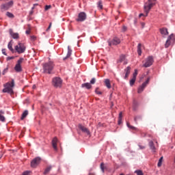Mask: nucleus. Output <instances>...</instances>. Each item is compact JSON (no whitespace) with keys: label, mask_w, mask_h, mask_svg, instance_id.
I'll return each mask as SVG.
<instances>
[{"label":"nucleus","mask_w":175,"mask_h":175,"mask_svg":"<svg viewBox=\"0 0 175 175\" xmlns=\"http://www.w3.org/2000/svg\"><path fill=\"white\" fill-rule=\"evenodd\" d=\"M156 1L157 0H148L146 1L144 5V10L146 14L144 15V14H140L139 17H147V16H148V13H150V10H151L152 7L155 6Z\"/></svg>","instance_id":"nucleus-1"},{"label":"nucleus","mask_w":175,"mask_h":175,"mask_svg":"<svg viewBox=\"0 0 175 175\" xmlns=\"http://www.w3.org/2000/svg\"><path fill=\"white\" fill-rule=\"evenodd\" d=\"M13 87H14V79H12V82H8L4 85L3 92H7L8 94H10V95H12L14 93Z\"/></svg>","instance_id":"nucleus-2"},{"label":"nucleus","mask_w":175,"mask_h":175,"mask_svg":"<svg viewBox=\"0 0 175 175\" xmlns=\"http://www.w3.org/2000/svg\"><path fill=\"white\" fill-rule=\"evenodd\" d=\"M42 68L44 70V73H48V75H51V72H53V69H54V63L53 62L44 63L42 65Z\"/></svg>","instance_id":"nucleus-3"},{"label":"nucleus","mask_w":175,"mask_h":175,"mask_svg":"<svg viewBox=\"0 0 175 175\" xmlns=\"http://www.w3.org/2000/svg\"><path fill=\"white\" fill-rule=\"evenodd\" d=\"M52 85L55 88H61L62 87V80L59 77H55L52 79Z\"/></svg>","instance_id":"nucleus-4"},{"label":"nucleus","mask_w":175,"mask_h":175,"mask_svg":"<svg viewBox=\"0 0 175 175\" xmlns=\"http://www.w3.org/2000/svg\"><path fill=\"white\" fill-rule=\"evenodd\" d=\"M14 5V2L12 0L8 3H3L0 6V9L1 12H6V10H9L10 8H12Z\"/></svg>","instance_id":"nucleus-5"},{"label":"nucleus","mask_w":175,"mask_h":175,"mask_svg":"<svg viewBox=\"0 0 175 175\" xmlns=\"http://www.w3.org/2000/svg\"><path fill=\"white\" fill-rule=\"evenodd\" d=\"M27 47L23 43L19 42L16 46H15V51L18 53V54H23L25 53Z\"/></svg>","instance_id":"nucleus-6"},{"label":"nucleus","mask_w":175,"mask_h":175,"mask_svg":"<svg viewBox=\"0 0 175 175\" xmlns=\"http://www.w3.org/2000/svg\"><path fill=\"white\" fill-rule=\"evenodd\" d=\"M152 64H154V58L152 56H149L146 59L143 66L144 68H150Z\"/></svg>","instance_id":"nucleus-7"},{"label":"nucleus","mask_w":175,"mask_h":175,"mask_svg":"<svg viewBox=\"0 0 175 175\" xmlns=\"http://www.w3.org/2000/svg\"><path fill=\"white\" fill-rule=\"evenodd\" d=\"M148 83H150V78H148L147 80L138 88V94H142V92L144 91V89L147 87V84H148Z\"/></svg>","instance_id":"nucleus-8"},{"label":"nucleus","mask_w":175,"mask_h":175,"mask_svg":"<svg viewBox=\"0 0 175 175\" xmlns=\"http://www.w3.org/2000/svg\"><path fill=\"white\" fill-rule=\"evenodd\" d=\"M23 61H24V58H23V57L20 58L18 60L17 64H16V66L14 67V70H16V72H21V70H22L21 64L23 63Z\"/></svg>","instance_id":"nucleus-9"},{"label":"nucleus","mask_w":175,"mask_h":175,"mask_svg":"<svg viewBox=\"0 0 175 175\" xmlns=\"http://www.w3.org/2000/svg\"><path fill=\"white\" fill-rule=\"evenodd\" d=\"M109 46H117V44H120L121 43V40L115 37L112 40L108 41Z\"/></svg>","instance_id":"nucleus-10"},{"label":"nucleus","mask_w":175,"mask_h":175,"mask_svg":"<svg viewBox=\"0 0 175 175\" xmlns=\"http://www.w3.org/2000/svg\"><path fill=\"white\" fill-rule=\"evenodd\" d=\"M87 18V14L85 12H80L78 15V18H77V21L83 22L85 21V19Z\"/></svg>","instance_id":"nucleus-11"},{"label":"nucleus","mask_w":175,"mask_h":175,"mask_svg":"<svg viewBox=\"0 0 175 175\" xmlns=\"http://www.w3.org/2000/svg\"><path fill=\"white\" fill-rule=\"evenodd\" d=\"M40 157H36L34 159L32 160L31 162V167H36L39 163H40Z\"/></svg>","instance_id":"nucleus-12"},{"label":"nucleus","mask_w":175,"mask_h":175,"mask_svg":"<svg viewBox=\"0 0 175 175\" xmlns=\"http://www.w3.org/2000/svg\"><path fill=\"white\" fill-rule=\"evenodd\" d=\"M57 143H58V139L55 137L52 140V146L55 151H57V150H58V148L57 147Z\"/></svg>","instance_id":"nucleus-13"},{"label":"nucleus","mask_w":175,"mask_h":175,"mask_svg":"<svg viewBox=\"0 0 175 175\" xmlns=\"http://www.w3.org/2000/svg\"><path fill=\"white\" fill-rule=\"evenodd\" d=\"M79 129H81V131H82V132H84V133H87L88 135H90V130H88V129L84 127L81 124L79 125Z\"/></svg>","instance_id":"nucleus-14"},{"label":"nucleus","mask_w":175,"mask_h":175,"mask_svg":"<svg viewBox=\"0 0 175 175\" xmlns=\"http://www.w3.org/2000/svg\"><path fill=\"white\" fill-rule=\"evenodd\" d=\"M149 147H150L152 152H156L157 148H155V146H154V142H152V141L149 142Z\"/></svg>","instance_id":"nucleus-15"},{"label":"nucleus","mask_w":175,"mask_h":175,"mask_svg":"<svg viewBox=\"0 0 175 175\" xmlns=\"http://www.w3.org/2000/svg\"><path fill=\"white\" fill-rule=\"evenodd\" d=\"M174 37L173 34H171L170 36H168L166 42L165 44V49H167V47H169V46H170V40Z\"/></svg>","instance_id":"nucleus-16"},{"label":"nucleus","mask_w":175,"mask_h":175,"mask_svg":"<svg viewBox=\"0 0 175 175\" xmlns=\"http://www.w3.org/2000/svg\"><path fill=\"white\" fill-rule=\"evenodd\" d=\"M159 31L160 33H161L163 36H166L167 35H169V31H167V29L166 28H161L159 29Z\"/></svg>","instance_id":"nucleus-17"},{"label":"nucleus","mask_w":175,"mask_h":175,"mask_svg":"<svg viewBox=\"0 0 175 175\" xmlns=\"http://www.w3.org/2000/svg\"><path fill=\"white\" fill-rule=\"evenodd\" d=\"M82 88H85L86 90H91L92 88V85L90 83H85L81 85Z\"/></svg>","instance_id":"nucleus-18"},{"label":"nucleus","mask_w":175,"mask_h":175,"mask_svg":"<svg viewBox=\"0 0 175 175\" xmlns=\"http://www.w3.org/2000/svg\"><path fill=\"white\" fill-rule=\"evenodd\" d=\"M10 35L12 36V38H13V39H18V33L13 32V30H12V29H10Z\"/></svg>","instance_id":"nucleus-19"},{"label":"nucleus","mask_w":175,"mask_h":175,"mask_svg":"<svg viewBox=\"0 0 175 175\" xmlns=\"http://www.w3.org/2000/svg\"><path fill=\"white\" fill-rule=\"evenodd\" d=\"M105 84L107 88H108V89L111 88V84H110V79H105Z\"/></svg>","instance_id":"nucleus-20"},{"label":"nucleus","mask_w":175,"mask_h":175,"mask_svg":"<svg viewBox=\"0 0 175 175\" xmlns=\"http://www.w3.org/2000/svg\"><path fill=\"white\" fill-rule=\"evenodd\" d=\"M3 114H5V112L3 111H0V121L1 122H5V116H3Z\"/></svg>","instance_id":"nucleus-21"},{"label":"nucleus","mask_w":175,"mask_h":175,"mask_svg":"<svg viewBox=\"0 0 175 175\" xmlns=\"http://www.w3.org/2000/svg\"><path fill=\"white\" fill-rule=\"evenodd\" d=\"M122 123V112H120L118 124V125H121Z\"/></svg>","instance_id":"nucleus-22"},{"label":"nucleus","mask_w":175,"mask_h":175,"mask_svg":"<svg viewBox=\"0 0 175 175\" xmlns=\"http://www.w3.org/2000/svg\"><path fill=\"white\" fill-rule=\"evenodd\" d=\"M137 53L138 55H142V44H138L137 45Z\"/></svg>","instance_id":"nucleus-23"},{"label":"nucleus","mask_w":175,"mask_h":175,"mask_svg":"<svg viewBox=\"0 0 175 175\" xmlns=\"http://www.w3.org/2000/svg\"><path fill=\"white\" fill-rule=\"evenodd\" d=\"M70 55H72V49H70V46H68V53L66 57V58H69V57H70Z\"/></svg>","instance_id":"nucleus-24"},{"label":"nucleus","mask_w":175,"mask_h":175,"mask_svg":"<svg viewBox=\"0 0 175 175\" xmlns=\"http://www.w3.org/2000/svg\"><path fill=\"white\" fill-rule=\"evenodd\" d=\"M27 116H28V110H25V111L22 113L21 120H24V118H25V117H27Z\"/></svg>","instance_id":"nucleus-25"},{"label":"nucleus","mask_w":175,"mask_h":175,"mask_svg":"<svg viewBox=\"0 0 175 175\" xmlns=\"http://www.w3.org/2000/svg\"><path fill=\"white\" fill-rule=\"evenodd\" d=\"M8 49L12 51V53H14V49H13V46H12V42H10L8 44Z\"/></svg>","instance_id":"nucleus-26"},{"label":"nucleus","mask_w":175,"mask_h":175,"mask_svg":"<svg viewBox=\"0 0 175 175\" xmlns=\"http://www.w3.org/2000/svg\"><path fill=\"white\" fill-rule=\"evenodd\" d=\"M6 16H7V17H9V18H14V16L13 15V14L12 12H7Z\"/></svg>","instance_id":"nucleus-27"},{"label":"nucleus","mask_w":175,"mask_h":175,"mask_svg":"<svg viewBox=\"0 0 175 175\" xmlns=\"http://www.w3.org/2000/svg\"><path fill=\"white\" fill-rule=\"evenodd\" d=\"M163 161V157H161L159 160V162H158V164H157V166L158 167H161V166H162V162Z\"/></svg>","instance_id":"nucleus-28"},{"label":"nucleus","mask_w":175,"mask_h":175,"mask_svg":"<svg viewBox=\"0 0 175 175\" xmlns=\"http://www.w3.org/2000/svg\"><path fill=\"white\" fill-rule=\"evenodd\" d=\"M50 170H51V166L47 167L44 172V174H48V173L50 172Z\"/></svg>","instance_id":"nucleus-29"},{"label":"nucleus","mask_w":175,"mask_h":175,"mask_svg":"<svg viewBox=\"0 0 175 175\" xmlns=\"http://www.w3.org/2000/svg\"><path fill=\"white\" fill-rule=\"evenodd\" d=\"M134 173L137 174V175H144V174H143V171L140 170H135Z\"/></svg>","instance_id":"nucleus-30"},{"label":"nucleus","mask_w":175,"mask_h":175,"mask_svg":"<svg viewBox=\"0 0 175 175\" xmlns=\"http://www.w3.org/2000/svg\"><path fill=\"white\" fill-rule=\"evenodd\" d=\"M126 126L129 128V129H133V131H136V127L133 126H131V124H129V122L126 123Z\"/></svg>","instance_id":"nucleus-31"},{"label":"nucleus","mask_w":175,"mask_h":175,"mask_svg":"<svg viewBox=\"0 0 175 175\" xmlns=\"http://www.w3.org/2000/svg\"><path fill=\"white\" fill-rule=\"evenodd\" d=\"M135 81H136V78H132L130 80V85L132 87V85H133V84H135Z\"/></svg>","instance_id":"nucleus-32"},{"label":"nucleus","mask_w":175,"mask_h":175,"mask_svg":"<svg viewBox=\"0 0 175 175\" xmlns=\"http://www.w3.org/2000/svg\"><path fill=\"white\" fill-rule=\"evenodd\" d=\"M97 5L99 9H103V5H102V1H99Z\"/></svg>","instance_id":"nucleus-33"},{"label":"nucleus","mask_w":175,"mask_h":175,"mask_svg":"<svg viewBox=\"0 0 175 175\" xmlns=\"http://www.w3.org/2000/svg\"><path fill=\"white\" fill-rule=\"evenodd\" d=\"M125 59V55H121L119 59V61L120 62H123V61Z\"/></svg>","instance_id":"nucleus-34"},{"label":"nucleus","mask_w":175,"mask_h":175,"mask_svg":"<svg viewBox=\"0 0 175 175\" xmlns=\"http://www.w3.org/2000/svg\"><path fill=\"white\" fill-rule=\"evenodd\" d=\"M100 169H101L103 173H105V163H100Z\"/></svg>","instance_id":"nucleus-35"},{"label":"nucleus","mask_w":175,"mask_h":175,"mask_svg":"<svg viewBox=\"0 0 175 175\" xmlns=\"http://www.w3.org/2000/svg\"><path fill=\"white\" fill-rule=\"evenodd\" d=\"M124 70L127 75H129L131 73V67L128 66Z\"/></svg>","instance_id":"nucleus-36"},{"label":"nucleus","mask_w":175,"mask_h":175,"mask_svg":"<svg viewBox=\"0 0 175 175\" xmlns=\"http://www.w3.org/2000/svg\"><path fill=\"white\" fill-rule=\"evenodd\" d=\"M95 92L96 94H97V95H102V92L99 91V88H96L95 90Z\"/></svg>","instance_id":"nucleus-37"},{"label":"nucleus","mask_w":175,"mask_h":175,"mask_svg":"<svg viewBox=\"0 0 175 175\" xmlns=\"http://www.w3.org/2000/svg\"><path fill=\"white\" fill-rule=\"evenodd\" d=\"M95 83H96V79L95 78H92L90 81V84H95Z\"/></svg>","instance_id":"nucleus-38"},{"label":"nucleus","mask_w":175,"mask_h":175,"mask_svg":"<svg viewBox=\"0 0 175 175\" xmlns=\"http://www.w3.org/2000/svg\"><path fill=\"white\" fill-rule=\"evenodd\" d=\"M49 9H51V5H45V8H44V10H45V11H47V10H49Z\"/></svg>","instance_id":"nucleus-39"},{"label":"nucleus","mask_w":175,"mask_h":175,"mask_svg":"<svg viewBox=\"0 0 175 175\" xmlns=\"http://www.w3.org/2000/svg\"><path fill=\"white\" fill-rule=\"evenodd\" d=\"M137 76V70H135V72L133 75V78L136 79Z\"/></svg>","instance_id":"nucleus-40"},{"label":"nucleus","mask_w":175,"mask_h":175,"mask_svg":"<svg viewBox=\"0 0 175 175\" xmlns=\"http://www.w3.org/2000/svg\"><path fill=\"white\" fill-rule=\"evenodd\" d=\"M51 25H52V23H51L50 24H49V26L48 27V28L46 29V32H49V31H50V29L51 28Z\"/></svg>","instance_id":"nucleus-41"},{"label":"nucleus","mask_w":175,"mask_h":175,"mask_svg":"<svg viewBox=\"0 0 175 175\" xmlns=\"http://www.w3.org/2000/svg\"><path fill=\"white\" fill-rule=\"evenodd\" d=\"M10 59H14V57L12 56V57H7V61H10Z\"/></svg>","instance_id":"nucleus-42"},{"label":"nucleus","mask_w":175,"mask_h":175,"mask_svg":"<svg viewBox=\"0 0 175 175\" xmlns=\"http://www.w3.org/2000/svg\"><path fill=\"white\" fill-rule=\"evenodd\" d=\"M2 53H3L4 55H8V54L6 53V49H2Z\"/></svg>","instance_id":"nucleus-43"},{"label":"nucleus","mask_w":175,"mask_h":175,"mask_svg":"<svg viewBox=\"0 0 175 175\" xmlns=\"http://www.w3.org/2000/svg\"><path fill=\"white\" fill-rule=\"evenodd\" d=\"M22 175H29V171L24 172Z\"/></svg>","instance_id":"nucleus-44"},{"label":"nucleus","mask_w":175,"mask_h":175,"mask_svg":"<svg viewBox=\"0 0 175 175\" xmlns=\"http://www.w3.org/2000/svg\"><path fill=\"white\" fill-rule=\"evenodd\" d=\"M8 68H5V69L3 70V75H5V73L8 72Z\"/></svg>","instance_id":"nucleus-45"},{"label":"nucleus","mask_w":175,"mask_h":175,"mask_svg":"<svg viewBox=\"0 0 175 175\" xmlns=\"http://www.w3.org/2000/svg\"><path fill=\"white\" fill-rule=\"evenodd\" d=\"M139 149L140 150H144V148H146V147L142 146V145H139Z\"/></svg>","instance_id":"nucleus-46"},{"label":"nucleus","mask_w":175,"mask_h":175,"mask_svg":"<svg viewBox=\"0 0 175 175\" xmlns=\"http://www.w3.org/2000/svg\"><path fill=\"white\" fill-rule=\"evenodd\" d=\"M122 31L123 32H125V31H126V26H123Z\"/></svg>","instance_id":"nucleus-47"},{"label":"nucleus","mask_w":175,"mask_h":175,"mask_svg":"<svg viewBox=\"0 0 175 175\" xmlns=\"http://www.w3.org/2000/svg\"><path fill=\"white\" fill-rule=\"evenodd\" d=\"M31 40H35L36 39V37L35 36H31Z\"/></svg>","instance_id":"nucleus-48"},{"label":"nucleus","mask_w":175,"mask_h":175,"mask_svg":"<svg viewBox=\"0 0 175 175\" xmlns=\"http://www.w3.org/2000/svg\"><path fill=\"white\" fill-rule=\"evenodd\" d=\"M25 33H26L27 35H29V33H31V30H27V31H25Z\"/></svg>","instance_id":"nucleus-49"},{"label":"nucleus","mask_w":175,"mask_h":175,"mask_svg":"<svg viewBox=\"0 0 175 175\" xmlns=\"http://www.w3.org/2000/svg\"><path fill=\"white\" fill-rule=\"evenodd\" d=\"M124 62V65H126V64H128V60H126V59L123 61Z\"/></svg>","instance_id":"nucleus-50"},{"label":"nucleus","mask_w":175,"mask_h":175,"mask_svg":"<svg viewBox=\"0 0 175 175\" xmlns=\"http://www.w3.org/2000/svg\"><path fill=\"white\" fill-rule=\"evenodd\" d=\"M141 25H142V28H144V26L146 25V24H145L144 23H142L141 24Z\"/></svg>","instance_id":"nucleus-51"},{"label":"nucleus","mask_w":175,"mask_h":175,"mask_svg":"<svg viewBox=\"0 0 175 175\" xmlns=\"http://www.w3.org/2000/svg\"><path fill=\"white\" fill-rule=\"evenodd\" d=\"M128 76H129V74H128V73L126 72L124 79H126V77H128Z\"/></svg>","instance_id":"nucleus-52"},{"label":"nucleus","mask_w":175,"mask_h":175,"mask_svg":"<svg viewBox=\"0 0 175 175\" xmlns=\"http://www.w3.org/2000/svg\"><path fill=\"white\" fill-rule=\"evenodd\" d=\"M29 14H30V15L33 14V10H31V11H30V12H29Z\"/></svg>","instance_id":"nucleus-53"},{"label":"nucleus","mask_w":175,"mask_h":175,"mask_svg":"<svg viewBox=\"0 0 175 175\" xmlns=\"http://www.w3.org/2000/svg\"><path fill=\"white\" fill-rule=\"evenodd\" d=\"M38 3H35L33 4V6L36 7V6H38Z\"/></svg>","instance_id":"nucleus-54"},{"label":"nucleus","mask_w":175,"mask_h":175,"mask_svg":"<svg viewBox=\"0 0 175 175\" xmlns=\"http://www.w3.org/2000/svg\"><path fill=\"white\" fill-rule=\"evenodd\" d=\"M35 9V5H33V7L31 8V10H33Z\"/></svg>","instance_id":"nucleus-55"},{"label":"nucleus","mask_w":175,"mask_h":175,"mask_svg":"<svg viewBox=\"0 0 175 175\" xmlns=\"http://www.w3.org/2000/svg\"><path fill=\"white\" fill-rule=\"evenodd\" d=\"M33 89L36 88V85H33Z\"/></svg>","instance_id":"nucleus-56"},{"label":"nucleus","mask_w":175,"mask_h":175,"mask_svg":"<svg viewBox=\"0 0 175 175\" xmlns=\"http://www.w3.org/2000/svg\"><path fill=\"white\" fill-rule=\"evenodd\" d=\"M90 175H94V174H90Z\"/></svg>","instance_id":"nucleus-57"},{"label":"nucleus","mask_w":175,"mask_h":175,"mask_svg":"<svg viewBox=\"0 0 175 175\" xmlns=\"http://www.w3.org/2000/svg\"><path fill=\"white\" fill-rule=\"evenodd\" d=\"M120 175H124V174H120Z\"/></svg>","instance_id":"nucleus-58"},{"label":"nucleus","mask_w":175,"mask_h":175,"mask_svg":"<svg viewBox=\"0 0 175 175\" xmlns=\"http://www.w3.org/2000/svg\"><path fill=\"white\" fill-rule=\"evenodd\" d=\"M37 1H39V0H36Z\"/></svg>","instance_id":"nucleus-59"},{"label":"nucleus","mask_w":175,"mask_h":175,"mask_svg":"<svg viewBox=\"0 0 175 175\" xmlns=\"http://www.w3.org/2000/svg\"><path fill=\"white\" fill-rule=\"evenodd\" d=\"M0 1H3V0H0Z\"/></svg>","instance_id":"nucleus-60"}]
</instances>
